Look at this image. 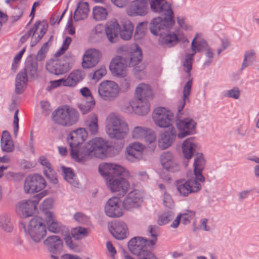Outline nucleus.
Listing matches in <instances>:
<instances>
[{"mask_svg":"<svg viewBox=\"0 0 259 259\" xmlns=\"http://www.w3.org/2000/svg\"><path fill=\"white\" fill-rule=\"evenodd\" d=\"M88 137L85 128H78L70 132L67 136V142L70 148L72 158L78 162H84L93 156L104 159L107 156L111 147L101 138H94L86 143L79 150L78 146L82 144Z\"/></svg>","mask_w":259,"mask_h":259,"instance_id":"nucleus-1","label":"nucleus"},{"mask_svg":"<svg viewBox=\"0 0 259 259\" xmlns=\"http://www.w3.org/2000/svg\"><path fill=\"white\" fill-rule=\"evenodd\" d=\"M150 8L152 12L164 16V18L158 17L153 18L150 23V31L155 35H159V44L164 47L170 48L178 42V37L174 33L162 34L161 30L170 29L175 24L173 11L170 3L166 0H151Z\"/></svg>","mask_w":259,"mask_h":259,"instance_id":"nucleus-2","label":"nucleus"},{"mask_svg":"<svg viewBox=\"0 0 259 259\" xmlns=\"http://www.w3.org/2000/svg\"><path fill=\"white\" fill-rule=\"evenodd\" d=\"M118 53L120 55L114 57L109 65L110 70L115 76H125L127 66L133 67L135 72L145 69V66L141 64L143 55L139 47L133 49L127 46H121L118 49Z\"/></svg>","mask_w":259,"mask_h":259,"instance_id":"nucleus-3","label":"nucleus"},{"mask_svg":"<svg viewBox=\"0 0 259 259\" xmlns=\"http://www.w3.org/2000/svg\"><path fill=\"white\" fill-rule=\"evenodd\" d=\"M124 168L120 165L109 163L99 165V171L106 180V184L112 192L119 196L125 195L130 188V184L122 178Z\"/></svg>","mask_w":259,"mask_h":259,"instance_id":"nucleus-4","label":"nucleus"},{"mask_svg":"<svg viewBox=\"0 0 259 259\" xmlns=\"http://www.w3.org/2000/svg\"><path fill=\"white\" fill-rule=\"evenodd\" d=\"M25 235L34 242H40L47 234L46 225L39 217H34L29 222L28 227L22 223Z\"/></svg>","mask_w":259,"mask_h":259,"instance_id":"nucleus-5","label":"nucleus"},{"mask_svg":"<svg viewBox=\"0 0 259 259\" xmlns=\"http://www.w3.org/2000/svg\"><path fill=\"white\" fill-rule=\"evenodd\" d=\"M109 121L110 125L107 128L108 136L113 139H123L129 131L127 123L122 118L114 115L110 116Z\"/></svg>","mask_w":259,"mask_h":259,"instance_id":"nucleus-6","label":"nucleus"},{"mask_svg":"<svg viewBox=\"0 0 259 259\" xmlns=\"http://www.w3.org/2000/svg\"><path fill=\"white\" fill-rule=\"evenodd\" d=\"M98 94L100 98L106 101H113L118 97L119 88L113 81L104 80L98 86Z\"/></svg>","mask_w":259,"mask_h":259,"instance_id":"nucleus-7","label":"nucleus"},{"mask_svg":"<svg viewBox=\"0 0 259 259\" xmlns=\"http://www.w3.org/2000/svg\"><path fill=\"white\" fill-rule=\"evenodd\" d=\"M127 246L130 251L138 259L150 252L149 249L153 247L149 244L147 239L141 237L133 238L128 241Z\"/></svg>","mask_w":259,"mask_h":259,"instance_id":"nucleus-8","label":"nucleus"},{"mask_svg":"<svg viewBox=\"0 0 259 259\" xmlns=\"http://www.w3.org/2000/svg\"><path fill=\"white\" fill-rule=\"evenodd\" d=\"M175 185L179 195L183 197L197 193L201 189V185L196 180L180 179L176 181Z\"/></svg>","mask_w":259,"mask_h":259,"instance_id":"nucleus-9","label":"nucleus"},{"mask_svg":"<svg viewBox=\"0 0 259 259\" xmlns=\"http://www.w3.org/2000/svg\"><path fill=\"white\" fill-rule=\"evenodd\" d=\"M152 117L156 125L160 127L169 128L172 126V122L174 119V115L165 108H157L154 111Z\"/></svg>","mask_w":259,"mask_h":259,"instance_id":"nucleus-10","label":"nucleus"},{"mask_svg":"<svg viewBox=\"0 0 259 259\" xmlns=\"http://www.w3.org/2000/svg\"><path fill=\"white\" fill-rule=\"evenodd\" d=\"M46 187V182L44 178L38 174L27 176L24 185V192L27 194H31L39 192Z\"/></svg>","mask_w":259,"mask_h":259,"instance_id":"nucleus-11","label":"nucleus"},{"mask_svg":"<svg viewBox=\"0 0 259 259\" xmlns=\"http://www.w3.org/2000/svg\"><path fill=\"white\" fill-rule=\"evenodd\" d=\"M196 122L191 118H185L176 120V126L179 131L178 137L184 138L188 136L196 133Z\"/></svg>","mask_w":259,"mask_h":259,"instance_id":"nucleus-12","label":"nucleus"},{"mask_svg":"<svg viewBox=\"0 0 259 259\" xmlns=\"http://www.w3.org/2000/svg\"><path fill=\"white\" fill-rule=\"evenodd\" d=\"M48 28V24L40 21H37L33 27L31 28L25 34L29 37L32 36L30 42V46L34 47L46 34Z\"/></svg>","mask_w":259,"mask_h":259,"instance_id":"nucleus-13","label":"nucleus"},{"mask_svg":"<svg viewBox=\"0 0 259 259\" xmlns=\"http://www.w3.org/2000/svg\"><path fill=\"white\" fill-rule=\"evenodd\" d=\"M102 57L101 53L95 49H91L85 51L82 57V67L89 69L95 67Z\"/></svg>","mask_w":259,"mask_h":259,"instance_id":"nucleus-14","label":"nucleus"},{"mask_svg":"<svg viewBox=\"0 0 259 259\" xmlns=\"http://www.w3.org/2000/svg\"><path fill=\"white\" fill-rule=\"evenodd\" d=\"M106 214L112 218H119L123 215V211L119 204V199L112 197L106 202L105 206Z\"/></svg>","mask_w":259,"mask_h":259,"instance_id":"nucleus-15","label":"nucleus"},{"mask_svg":"<svg viewBox=\"0 0 259 259\" xmlns=\"http://www.w3.org/2000/svg\"><path fill=\"white\" fill-rule=\"evenodd\" d=\"M182 151L184 157L187 159H191L194 156L195 159L200 154L203 156L202 153L199 152V147L194 142V138H188L183 142Z\"/></svg>","mask_w":259,"mask_h":259,"instance_id":"nucleus-16","label":"nucleus"},{"mask_svg":"<svg viewBox=\"0 0 259 259\" xmlns=\"http://www.w3.org/2000/svg\"><path fill=\"white\" fill-rule=\"evenodd\" d=\"M47 70L51 73L56 75L63 74L69 70V64L65 59L52 60L46 64Z\"/></svg>","mask_w":259,"mask_h":259,"instance_id":"nucleus-17","label":"nucleus"},{"mask_svg":"<svg viewBox=\"0 0 259 259\" xmlns=\"http://www.w3.org/2000/svg\"><path fill=\"white\" fill-rule=\"evenodd\" d=\"M178 134L174 126L169 127L167 131L160 135L158 145L160 148L165 149L170 147L175 141Z\"/></svg>","mask_w":259,"mask_h":259,"instance_id":"nucleus-18","label":"nucleus"},{"mask_svg":"<svg viewBox=\"0 0 259 259\" xmlns=\"http://www.w3.org/2000/svg\"><path fill=\"white\" fill-rule=\"evenodd\" d=\"M142 195L138 190L130 192L125 197L122 202L123 207L127 210H132L140 206Z\"/></svg>","mask_w":259,"mask_h":259,"instance_id":"nucleus-19","label":"nucleus"},{"mask_svg":"<svg viewBox=\"0 0 259 259\" xmlns=\"http://www.w3.org/2000/svg\"><path fill=\"white\" fill-rule=\"evenodd\" d=\"M149 0H135L132 2L127 10V14L130 16L146 15L148 11Z\"/></svg>","mask_w":259,"mask_h":259,"instance_id":"nucleus-20","label":"nucleus"},{"mask_svg":"<svg viewBox=\"0 0 259 259\" xmlns=\"http://www.w3.org/2000/svg\"><path fill=\"white\" fill-rule=\"evenodd\" d=\"M36 209L34 204L30 200H22L16 205V211L21 218L31 217Z\"/></svg>","mask_w":259,"mask_h":259,"instance_id":"nucleus-21","label":"nucleus"},{"mask_svg":"<svg viewBox=\"0 0 259 259\" xmlns=\"http://www.w3.org/2000/svg\"><path fill=\"white\" fill-rule=\"evenodd\" d=\"M160 161L163 167L168 171L174 172L179 170V166L170 152H164L160 156Z\"/></svg>","mask_w":259,"mask_h":259,"instance_id":"nucleus-22","label":"nucleus"},{"mask_svg":"<svg viewBox=\"0 0 259 259\" xmlns=\"http://www.w3.org/2000/svg\"><path fill=\"white\" fill-rule=\"evenodd\" d=\"M120 29V26L116 20H112L107 24L105 32L109 42L113 44L118 41Z\"/></svg>","mask_w":259,"mask_h":259,"instance_id":"nucleus-23","label":"nucleus"},{"mask_svg":"<svg viewBox=\"0 0 259 259\" xmlns=\"http://www.w3.org/2000/svg\"><path fill=\"white\" fill-rule=\"evenodd\" d=\"M49 251L54 254L59 253L63 247V242L58 236H49L44 242Z\"/></svg>","mask_w":259,"mask_h":259,"instance_id":"nucleus-24","label":"nucleus"},{"mask_svg":"<svg viewBox=\"0 0 259 259\" xmlns=\"http://www.w3.org/2000/svg\"><path fill=\"white\" fill-rule=\"evenodd\" d=\"M193 79H190L185 84L183 90V99L181 100L178 104L177 115V118H181L182 112L184 107H185L187 102H189V96L190 95L191 90L192 86Z\"/></svg>","mask_w":259,"mask_h":259,"instance_id":"nucleus-25","label":"nucleus"},{"mask_svg":"<svg viewBox=\"0 0 259 259\" xmlns=\"http://www.w3.org/2000/svg\"><path fill=\"white\" fill-rule=\"evenodd\" d=\"M38 162L44 166V173L46 177L53 184H56L58 183L56 172L52 168L51 164L49 160L44 156H40L38 160Z\"/></svg>","mask_w":259,"mask_h":259,"instance_id":"nucleus-26","label":"nucleus"},{"mask_svg":"<svg viewBox=\"0 0 259 259\" xmlns=\"http://www.w3.org/2000/svg\"><path fill=\"white\" fill-rule=\"evenodd\" d=\"M110 230L112 235L118 240L124 239L128 234L127 225L123 222L115 223L112 225Z\"/></svg>","mask_w":259,"mask_h":259,"instance_id":"nucleus-27","label":"nucleus"},{"mask_svg":"<svg viewBox=\"0 0 259 259\" xmlns=\"http://www.w3.org/2000/svg\"><path fill=\"white\" fill-rule=\"evenodd\" d=\"M205 165V160L204 156L202 155H199L195 159H194L193 167L194 172L195 176V179L192 180H196L197 182H204L205 181V178L202 175V171Z\"/></svg>","mask_w":259,"mask_h":259,"instance_id":"nucleus-28","label":"nucleus"},{"mask_svg":"<svg viewBox=\"0 0 259 259\" xmlns=\"http://www.w3.org/2000/svg\"><path fill=\"white\" fill-rule=\"evenodd\" d=\"M130 105L135 112L140 115L147 114L150 111V105L149 101L136 99L130 102Z\"/></svg>","mask_w":259,"mask_h":259,"instance_id":"nucleus-29","label":"nucleus"},{"mask_svg":"<svg viewBox=\"0 0 259 259\" xmlns=\"http://www.w3.org/2000/svg\"><path fill=\"white\" fill-rule=\"evenodd\" d=\"M136 96L139 101L145 100L149 101L153 98L152 91L148 84L140 83L136 89Z\"/></svg>","mask_w":259,"mask_h":259,"instance_id":"nucleus-30","label":"nucleus"},{"mask_svg":"<svg viewBox=\"0 0 259 259\" xmlns=\"http://www.w3.org/2000/svg\"><path fill=\"white\" fill-rule=\"evenodd\" d=\"M2 150L6 152H12L14 149V145L9 132L4 131L1 139Z\"/></svg>","mask_w":259,"mask_h":259,"instance_id":"nucleus-31","label":"nucleus"},{"mask_svg":"<svg viewBox=\"0 0 259 259\" xmlns=\"http://www.w3.org/2000/svg\"><path fill=\"white\" fill-rule=\"evenodd\" d=\"M83 78V73L79 70L72 71L66 78H64L65 87H74Z\"/></svg>","mask_w":259,"mask_h":259,"instance_id":"nucleus-32","label":"nucleus"},{"mask_svg":"<svg viewBox=\"0 0 259 259\" xmlns=\"http://www.w3.org/2000/svg\"><path fill=\"white\" fill-rule=\"evenodd\" d=\"M27 74L21 70L17 75L15 80V92L20 94L23 93L28 81Z\"/></svg>","mask_w":259,"mask_h":259,"instance_id":"nucleus-33","label":"nucleus"},{"mask_svg":"<svg viewBox=\"0 0 259 259\" xmlns=\"http://www.w3.org/2000/svg\"><path fill=\"white\" fill-rule=\"evenodd\" d=\"M89 12V8L88 3L79 2L74 13L73 18L75 21H78L86 18Z\"/></svg>","mask_w":259,"mask_h":259,"instance_id":"nucleus-34","label":"nucleus"},{"mask_svg":"<svg viewBox=\"0 0 259 259\" xmlns=\"http://www.w3.org/2000/svg\"><path fill=\"white\" fill-rule=\"evenodd\" d=\"M86 128L92 135H95L98 132V118L95 114L89 115L84 121Z\"/></svg>","mask_w":259,"mask_h":259,"instance_id":"nucleus-35","label":"nucleus"},{"mask_svg":"<svg viewBox=\"0 0 259 259\" xmlns=\"http://www.w3.org/2000/svg\"><path fill=\"white\" fill-rule=\"evenodd\" d=\"M48 230L53 233H57L62 230V226L56 221L54 214L50 211L46 213Z\"/></svg>","mask_w":259,"mask_h":259,"instance_id":"nucleus-36","label":"nucleus"},{"mask_svg":"<svg viewBox=\"0 0 259 259\" xmlns=\"http://www.w3.org/2000/svg\"><path fill=\"white\" fill-rule=\"evenodd\" d=\"M65 114L66 107L58 108L52 113V120L56 124L66 127Z\"/></svg>","mask_w":259,"mask_h":259,"instance_id":"nucleus-37","label":"nucleus"},{"mask_svg":"<svg viewBox=\"0 0 259 259\" xmlns=\"http://www.w3.org/2000/svg\"><path fill=\"white\" fill-rule=\"evenodd\" d=\"M79 117V113L76 109L69 106H66V127L72 126L76 123L78 120Z\"/></svg>","mask_w":259,"mask_h":259,"instance_id":"nucleus-38","label":"nucleus"},{"mask_svg":"<svg viewBox=\"0 0 259 259\" xmlns=\"http://www.w3.org/2000/svg\"><path fill=\"white\" fill-rule=\"evenodd\" d=\"M134 26L130 21H125L120 27L119 34L122 39L129 40L131 39L134 30Z\"/></svg>","mask_w":259,"mask_h":259,"instance_id":"nucleus-39","label":"nucleus"},{"mask_svg":"<svg viewBox=\"0 0 259 259\" xmlns=\"http://www.w3.org/2000/svg\"><path fill=\"white\" fill-rule=\"evenodd\" d=\"M0 228L3 231L9 233L13 230L14 226L8 213H3L0 215Z\"/></svg>","mask_w":259,"mask_h":259,"instance_id":"nucleus-40","label":"nucleus"},{"mask_svg":"<svg viewBox=\"0 0 259 259\" xmlns=\"http://www.w3.org/2000/svg\"><path fill=\"white\" fill-rule=\"evenodd\" d=\"M22 70L29 76L34 77L37 74V62L35 60H32L31 58H27L25 63V68Z\"/></svg>","mask_w":259,"mask_h":259,"instance_id":"nucleus-41","label":"nucleus"},{"mask_svg":"<svg viewBox=\"0 0 259 259\" xmlns=\"http://www.w3.org/2000/svg\"><path fill=\"white\" fill-rule=\"evenodd\" d=\"M142 156L143 151L130 146L127 148L125 156L128 161L131 162L137 161L142 159Z\"/></svg>","mask_w":259,"mask_h":259,"instance_id":"nucleus-42","label":"nucleus"},{"mask_svg":"<svg viewBox=\"0 0 259 259\" xmlns=\"http://www.w3.org/2000/svg\"><path fill=\"white\" fill-rule=\"evenodd\" d=\"M256 59V54L254 50H250L244 54V58L242 63L241 69L251 65Z\"/></svg>","mask_w":259,"mask_h":259,"instance_id":"nucleus-43","label":"nucleus"},{"mask_svg":"<svg viewBox=\"0 0 259 259\" xmlns=\"http://www.w3.org/2000/svg\"><path fill=\"white\" fill-rule=\"evenodd\" d=\"M71 236L73 237L75 240H79L87 237L89 232L86 228L82 227H77L71 230Z\"/></svg>","mask_w":259,"mask_h":259,"instance_id":"nucleus-44","label":"nucleus"},{"mask_svg":"<svg viewBox=\"0 0 259 259\" xmlns=\"http://www.w3.org/2000/svg\"><path fill=\"white\" fill-rule=\"evenodd\" d=\"M193 61V55L188 54H186L184 58L182 60V64L184 68V70L187 73L189 77L191 76V71L192 68Z\"/></svg>","mask_w":259,"mask_h":259,"instance_id":"nucleus-45","label":"nucleus"},{"mask_svg":"<svg viewBox=\"0 0 259 259\" xmlns=\"http://www.w3.org/2000/svg\"><path fill=\"white\" fill-rule=\"evenodd\" d=\"M95 105V101L94 100H84L82 102L78 104V107L83 114L88 113Z\"/></svg>","mask_w":259,"mask_h":259,"instance_id":"nucleus-46","label":"nucleus"},{"mask_svg":"<svg viewBox=\"0 0 259 259\" xmlns=\"http://www.w3.org/2000/svg\"><path fill=\"white\" fill-rule=\"evenodd\" d=\"M148 232L152 237L151 239H148V242L150 246H153L157 240V236L159 233V227L156 225H150L148 227Z\"/></svg>","mask_w":259,"mask_h":259,"instance_id":"nucleus-47","label":"nucleus"},{"mask_svg":"<svg viewBox=\"0 0 259 259\" xmlns=\"http://www.w3.org/2000/svg\"><path fill=\"white\" fill-rule=\"evenodd\" d=\"M93 14L94 18L97 21L106 19L108 15L107 10L99 6L94 8Z\"/></svg>","mask_w":259,"mask_h":259,"instance_id":"nucleus-48","label":"nucleus"},{"mask_svg":"<svg viewBox=\"0 0 259 259\" xmlns=\"http://www.w3.org/2000/svg\"><path fill=\"white\" fill-rule=\"evenodd\" d=\"M174 218V212L169 210L160 214L157 219V224L163 226L168 224Z\"/></svg>","mask_w":259,"mask_h":259,"instance_id":"nucleus-49","label":"nucleus"},{"mask_svg":"<svg viewBox=\"0 0 259 259\" xmlns=\"http://www.w3.org/2000/svg\"><path fill=\"white\" fill-rule=\"evenodd\" d=\"M64 179L70 184L75 185L77 182L74 180L75 175L72 169L70 167H62Z\"/></svg>","mask_w":259,"mask_h":259,"instance_id":"nucleus-50","label":"nucleus"},{"mask_svg":"<svg viewBox=\"0 0 259 259\" xmlns=\"http://www.w3.org/2000/svg\"><path fill=\"white\" fill-rule=\"evenodd\" d=\"M148 128L137 126L134 128L132 132V137L134 139H143L146 135Z\"/></svg>","mask_w":259,"mask_h":259,"instance_id":"nucleus-51","label":"nucleus"},{"mask_svg":"<svg viewBox=\"0 0 259 259\" xmlns=\"http://www.w3.org/2000/svg\"><path fill=\"white\" fill-rule=\"evenodd\" d=\"M64 240L66 245L74 252H78L80 251L79 246L76 243L73 242L72 237L70 234L66 235L64 237Z\"/></svg>","mask_w":259,"mask_h":259,"instance_id":"nucleus-52","label":"nucleus"},{"mask_svg":"<svg viewBox=\"0 0 259 259\" xmlns=\"http://www.w3.org/2000/svg\"><path fill=\"white\" fill-rule=\"evenodd\" d=\"M179 214H182L183 223L186 225L190 223V220L195 215V212L193 210L186 209Z\"/></svg>","mask_w":259,"mask_h":259,"instance_id":"nucleus-53","label":"nucleus"},{"mask_svg":"<svg viewBox=\"0 0 259 259\" xmlns=\"http://www.w3.org/2000/svg\"><path fill=\"white\" fill-rule=\"evenodd\" d=\"M144 23L143 22L139 23L137 26L134 34V38L136 40H139L142 38L145 35Z\"/></svg>","mask_w":259,"mask_h":259,"instance_id":"nucleus-54","label":"nucleus"},{"mask_svg":"<svg viewBox=\"0 0 259 259\" xmlns=\"http://www.w3.org/2000/svg\"><path fill=\"white\" fill-rule=\"evenodd\" d=\"M106 69L105 67H101L92 73L89 74L91 79L98 81L106 74Z\"/></svg>","mask_w":259,"mask_h":259,"instance_id":"nucleus-55","label":"nucleus"},{"mask_svg":"<svg viewBox=\"0 0 259 259\" xmlns=\"http://www.w3.org/2000/svg\"><path fill=\"white\" fill-rule=\"evenodd\" d=\"M71 41L72 38L69 36H67L64 40L62 47L55 53V56L58 57L63 54L64 52L68 49L69 46L71 44Z\"/></svg>","mask_w":259,"mask_h":259,"instance_id":"nucleus-56","label":"nucleus"},{"mask_svg":"<svg viewBox=\"0 0 259 259\" xmlns=\"http://www.w3.org/2000/svg\"><path fill=\"white\" fill-rule=\"evenodd\" d=\"M49 50L48 42H46L42 46L40 49L37 53L36 56V60L41 61L44 60L46 57V55Z\"/></svg>","mask_w":259,"mask_h":259,"instance_id":"nucleus-57","label":"nucleus"},{"mask_svg":"<svg viewBox=\"0 0 259 259\" xmlns=\"http://www.w3.org/2000/svg\"><path fill=\"white\" fill-rule=\"evenodd\" d=\"M73 218L76 221L82 224H87L89 221L88 217L79 212L75 213Z\"/></svg>","mask_w":259,"mask_h":259,"instance_id":"nucleus-58","label":"nucleus"},{"mask_svg":"<svg viewBox=\"0 0 259 259\" xmlns=\"http://www.w3.org/2000/svg\"><path fill=\"white\" fill-rule=\"evenodd\" d=\"M225 96L229 98L238 99L240 96L239 89L238 87H234L233 89L227 91Z\"/></svg>","mask_w":259,"mask_h":259,"instance_id":"nucleus-59","label":"nucleus"},{"mask_svg":"<svg viewBox=\"0 0 259 259\" xmlns=\"http://www.w3.org/2000/svg\"><path fill=\"white\" fill-rule=\"evenodd\" d=\"M163 203L165 207L171 208L174 206V202L171 196L167 193L163 194Z\"/></svg>","mask_w":259,"mask_h":259,"instance_id":"nucleus-60","label":"nucleus"},{"mask_svg":"<svg viewBox=\"0 0 259 259\" xmlns=\"http://www.w3.org/2000/svg\"><path fill=\"white\" fill-rule=\"evenodd\" d=\"M131 80L128 78H122L120 81V87L122 92H126L130 88Z\"/></svg>","mask_w":259,"mask_h":259,"instance_id":"nucleus-61","label":"nucleus"},{"mask_svg":"<svg viewBox=\"0 0 259 259\" xmlns=\"http://www.w3.org/2000/svg\"><path fill=\"white\" fill-rule=\"evenodd\" d=\"M147 132H146V135L144 137H143V139L147 141L149 143H152L156 139V136L155 134L150 129H148Z\"/></svg>","mask_w":259,"mask_h":259,"instance_id":"nucleus-62","label":"nucleus"},{"mask_svg":"<svg viewBox=\"0 0 259 259\" xmlns=\"http://www.w3.org/2000/svg\"><path fill=\"white\" fill-rule=\"evenodd\" d=\"M23 11L20 9H15L14 10L11 18L13 22H16L20 19L23 15Z\"/></svg>","mask_w":259,"mask_h":259,"instance_id":"nucleus-63","label":"nucleus"},{"mask_svg":"<svg viewBox=\"0 0 259 259\" xmlns=\"http://www.w3.org/2000/svg\"><path fill=\"white\" fill-rule=\"evenodd\" d=\"M47 194V192L46 191H44L43 192H41L37 195H35L32 200H30L31 202L33 203V204H34L35 206L36 207V205L39 202V201L46 195Z\"/></svg>","mask_w":259,"mask_h":259,"instance_id":"nucleus-64","label":"nucleus"}]
</instances>
